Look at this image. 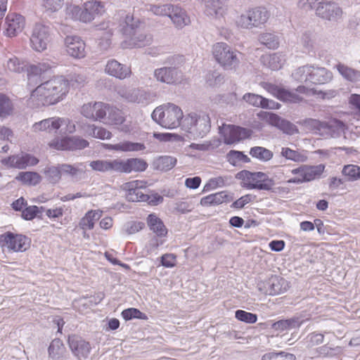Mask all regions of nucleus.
Returning a JSON list of instances; mask_svg holds the SVG:
<instances>
[{"instance_id": "c756f323", "label": "nucleus", "mask_w": 360, "mask_h": 360, "mask_svg": "<svg viewBox=\"0 0 360 360\" xmlns=\"http://www.w3.org/2000/svg\"><path fill=\"white\" fill-rule=\"evenodd\" d=\"M310 84H323L329 82L333 78V74L325 68L311 65Z\"/></svg>"}, {"instance_id": "2f4dec72", "label": "nucleus", "mask_w": 360, "mask_h": 360, "mask_svg": "<svg viewBox=\"0 0 360 360\" xmlns=\"http://www.w3.org/2000/svg\"><path fill=\"white\" fill-rule=\"evenodd\" d=\"M232 200L233 197L229 195L226 191H221L202 198L200 200V204L202 206L216 205L223 202H229Z\"/></svg>"}, {"instance_id": "dca6fc26", "label": "nucleus", "mask_w": 360, "mask_h": 360, "mask_svg": "<svg viewBox=\"0 0 360 360\" xmlns=\"http://www.w3.org/2000/svg\"><path fill=\"white\" fill-rule=\"evenodd\" d=\"M108 108V104L103 102L88 103L82 105L81 113L93 121H101L107 115Z\"/></svg>"}, {"instance_id": "e2e57ef3", "label": "nucleus", "mask_w": 360, "mask_h": 360, "mask_svg": "<svg viewBox=\"0 0 360 360\" xmlns=\"http://www.w3.org/2000/svg\"><path fill=\"white\" fill-rule=\"evenodd\" d=\"M25 65L17 57L14 56L8 59L6 68L11 72L20 73L24 70Z\"/></svg>"}, {"instance_id": "aec40b11", "label": "nucleus", "mask_w": 360, "mask_h": 360, "mask_svg": "<svg viewBox=\"0 0 360 360\" xmlns=\"http://www.w3.org/2000/svg\"><path fill=\"white\" fill-rule=\"evenodd\" d=\"M2 162L8 167L22 169L29 166L36 165L39 162V160L32 155L25 153L10 156L3 160Z\"/></svg>"}, {"instance_id": "4be33fe9", "label": "nucleus", "mask_w": 360, "mask_h": 360, "mask_svg": "<svg viewBox=\"0 0 360 360\" xmlns=\"http://www.w3.org/2000/svg\"><path fill=\"white\" fill-rule=\"evenodd\" d=\"M65 122V119L59 117H49L35 122L32 125V129L36 133L41 131H46L50 134L56 133Z\"/></svg>"}, {"instance_id": "9d476101", "label": "nucleus", "mask_w": 360, "mask_h": 360, "mask_svg": "<svg viewBox=\"0 0 360 360\" xmlns=\"http://www.w3.org/2000/svg\"><path fill=\"white\" fill-rule=\"evenodd\" d=\"M304 124L312 130H316V132L320 134L326 131L332 137L340 136L344 132L345 129V124L338 120H335L329 123L320 122L315 119H306L303 122Z\"/></svg>"}, {"instance_id": "f03ea898", "label": "nucleus", "mask_w": 360, "mask_h": 360, "mask_svg": "<svg viewBox=\"0 0 360 360\" xmlns=\"http://www.w3.org/2000/svg\"><path fill=\"white\" fill-rule=\"evenodd\" d=\"M183 127L193 139L203 138L211 129V119L205 112H192L184 119Z\"/></svg>"}, {"instance_id": "4c0bfd02", "label": "nucleus", "mask_w": 360, "mask_h": 360, "mask_svg": "<svg viewBox=\"0 0 360 360\" xmlns=\"http://www.w3.org/2000/svg\"><path fill=\"white\" fill-rule=\"evenodd\" d=\"M301 323L297 318L282 319L271 324V328L276 330L283 331L300 327Z\"/></svg>"}, {"instance_id": "423d86ee", "label": "nucleus", "mask_w": 360, "mask_h": 360, "mask_svg": "<svg viewBox=\"0 0 360 360\" xmlns=\"http://www.w3.org/2000/svg\"><path fill=\"white\" fill-rule=\"evenodd\" d=\"M179 57L172 56L167 58L165 63L169 66L157 68L154 70L153 76L158 82L167 84H177L183 80V72L176 66V60Z\"/></svg>"}, {"instance_id": "72a5a7b5", "label": "nucleus", "mask_w": 360, "mask_h": 360, "mask_svg": "<svg viewBox=\"0 0 360 360\" xmlns=\"http://www.w3.org/2000/svg\"><path fill=\"white\" fill-rule=\"evenodd\" d=\"M169 18L178 28H182L190 23V18L186 11L176 5H174V9L171 11Z\"/></svg>"}, {"instance_id": "20e7f679", "label": "nucleus", "mask_w": 360, "mask_h": 360, "mask_svg": "<svg viewBox=\"0 0 360 360\" xmlns=\"http://www.w3.org/2000/svg\"><path fill=\"white\" fill-rule=\"evenodd\" d=\"M212 54L217 62L226 70H236L243 58L240 52L224 42L213 45Z\"/></svg>"}, {"instance_id": "e433bc0d", "label": "nucleus", "mask_w": 360, "mask_h": 360, "mask_svg": "<svg viewBox=\"0 0 360 360\" xmlns=\"http://www.w3.org/2000/svg\"><path fill=\"white\" fill-rule=\"evenodd\" d=\"M15 179L23 184L29 186H36L41 180V176L35 172H21Z\"/></svg>"}, {"instance_id": "bf43d9fd", "label": "nucleus", "mask_w": 360, "mask_h": 360, "mask_svg": "<svg viewBox=\"0 0 360 360\" xmlns=\"http://www.w3.org/2000/svg\"><path fill=\"white\" fill-rule=\"evenodd\" d=\"M124 160H107V172L124 173Z\"/></svg>"}, {"instance_id": "c03bdc74", "label": "nucleus", "mask_w": 360, "mask_h": 360, "mask_svg": "<svg viewBox=\"0 0 360 360\" xmlns=\"http://www.w3.org/2000/svg\"><path fill=\"white\" fill-rule=\"evenodd\" d=\"M310 68L309 65L299 67L292 72V77L299 82L310 84Z\"/></svg>"}, {"instance_id": "f3484780", "label": "nucleus", "mask_w": 360, "mask_h": 360, "mask_svg": "<svg viewBox=\"0 0 360 360\" xmlns=\"http://www.w3.org/2000/svg\"><path fill=\"white\" fill-rule=\"evenodd\" d=\"M318 16L328 20H336L342 15L340 6L333 0H323L316 8Z\"/></svg>"}, {"instance_id": "f704fd0d", "label": "nucleus", "mask_w": 360, "mask_h": 360, "mask_svg": "<svg viewBox=\"0 0 360 360\" xmlns=\"http://www.w3.org/2000/svg\"><path fill=\"white\" fill-rule=\"evenodd\" d=\"M124 173L141 172L148 167V163L141 158H133L124 160Z\"/></svg>"}, {"instance_id": "69168bd1", "label": "nucleus", "mask_w": 360, "mask_h": 360, "mask_svg": "<svg viewBox=\"0 0 360 360\" xmlns=\"http://www.w3.org/2000/svg\"><path fill=\"white\" fill-rule=\"evenodd\" d=\"M63 344L59 339H54L50 344L49 352L53 357L58 356L63 353Z\"/></svg>"}, {"instance_id": "a211bd4d", "label": "nucleus", "mask_w": 360, "mask_h": 360, "mask_svg": "<svg viewBox=\"0 0 360 360\" xmlns=\"http://www.w3.org/2000/svg\"><path fill=\"white\" fill-rule=\"evenodd\" d=\"M264 119L269 124L277 127L287 134L292 135L298 133V129L294 124L283 119L276 113L266 112Z\"/></svg>"}, {"instance_id": "f8f14e48", "label": "nucleus", "mask_w": 360, "mask_h": 360, "mask_svg": "<svg viewBox=\"0 0 360 360\" xmlns=\"http://www.w3.org/2000/svg\"><path fill=\"white\" fill-rule=\"evenodd\" d=\"M259 290L269 295H276L285 292L290 288L289 283L278 276H272L268 280L258 284Z\"/></svg>"}, {"instance_id": "cd10ccee", "label": "nucleus", "mask_w": 360, "mask_h": 360, "mask_svg": "<svg viewBox=\"0 0 360 360\" xmlns=\"http://www.w3.org/2000/svg\"><path fill=\"white\" fill-rule=\"evenodd\" d=\"M205 4V13L210 17L219 18L225 13V0H200Z\"/></svg>"}, {"instance_id": "0e129e2a", "label": "nucleus", "mask_w": 360, "mask_h": 360, "mask_svg": "<svg viewBox=\"0 0 360 360\" xmlns=\"http://www.w3.org/2000/svg\"><path fill=\"white\" fill-rule=\"evenodd\" d=\"M91 132V134L97 139H109L111 137V132L103 127H95L91 125L89 127Z\"/></svg>"}, {"instance_id": "f257e3e1", "label": "nucleus", "mask_w": 360, "mask_h": 360, "mask_svg": "<svg viewBox=\"0 0 360 360\" xmlns=\"http://www.w3.org/2000/svg\"><path fill=\"white\" fill-rule=\"evenodd\" d=\"M68 91V81L63 76L38 85L31 93L29 104L34 108L57 103Z\"/></svg>"}, {"instance_id": "603ef678", "label": "nucleus", "mask_w": 360, "mask_h": 360, "mask_svg": "<svg viewBox=\"0 0 360 360\" xmlns=\"http://www.w3.org/2000/svg\"><path fill=\"white\" fill-rule=\"evenodd\" d=\"M174 9V5L167 4L164 5H150L148 10L153 14L160 16H168L171 11Z\"/></svg>"}, {"instance_id": "7ed1b4c3", "label": "nucleus", "mask_w": 360, "mask_h": 360, "mask_svg": "<svg viewBox=\"0 0 360 360\" xmlns=\"http://www.w3.org/2000/svg\"><path fill=\"white\" fill-rule=\"evenodd\" d=\"M152 119L167 129H174L180 125L184 115L181 109L173 104L167 103L156 108L151 115Z\"/></svg>"}, {"instance_id": "5fc2aeb1", "label": "nucleus", "mask_w": 360, "mask_h": 360, "mask_svg": "<svg viewBox=\"0 0 360 360\" xmlns=\"http://www.w3.org/2000/svg\"><path fill=\"white\" fill-rule=\"evenodd\" d=\"M336 68L340 74L349 81L353 82L356 80L359 76L357 71L343 64L339 63L336 65Z\"/></svg>"}, {"instance_id": "412c9836", "label": "nucleus", "mask_w": 360, "mask_h": 360, "mask_svg": "<svg viewBox=\"0 0 360 360\" xmlns=\"http://www.w3.org/2000/svg\"><path fill=\"white\" fill-rule=\"evenodd\" d=\"M251 136L248 129L234 125H229L224 134V142L227 145L237 143Z\"/></svg>"}, {"instance_id": "6e6552de", "label": "nucleus", "mask_w": 360, "mask_h": 360, "mask_svg": "<svg viewBox=\"0 0 360 360\" xmlns=\"http://www.w3.org/2000/svg\"><path fill=\"white\" fill-rule=\"evenodd\" d=\"M237 176L245 181V187L248 189L270 191L274 186V181L262 172H251L243 170Z\"/></svg>"}, {"instance_id": "6e6d98bb", "label": "nucleus", "mask_w": 360, "mask_h": 360, "mask_svg": "<svg viewBox=\"0 0 360 360\" xmlns=\"http://www.w3.org/2000/svg\"><path fill=\"white\" fill-rule=\"evenodd\" d=\"M122 316L126 321L131 320L133 319H139L141 320H146L148 319L146 314L136 308H128L123 310L122 311Z\"/></svg>"}, {"instance_id": "8fccbe9b", "label": "nucleus", "mask_w": 360, "mask_h": 360, "mask_svg": "<svg viewBox=\"0 0 360 360\" xmlns=\"http://www.w3.org/2000/svg\"><path fill=\"white\" fill-rule=\"evenodd\" d=\"M295 356L285 352H270L265 353L262 360H295Z\"/></svg>"}, {"instance_id": "7c9ffc66", "label": "nucleus", "mask_w": 360, "mask_h": 360, "mask_svg": "<svg viewBox=\"0 0 360 360\" xmlns=\"http://www.w3.org/2000/svg\"><path fill=\"white\" fill-rule=\"evenodd\" d=\"M106 148L119 152H138L146 149L144 143L124 141L115 144H107Z\"/></svg>"}, {"instance_id": "79ce46f5", "label": "nucleus", "mask_w": 360, "mask_h": 360, "mask_svg": "<svg viewBox=\"0 0 360 360\" xmlns=\"http://www.w3.org/2000/svg\"><path fill=\"white\" fill-rule=\"evenodd\" d=\"M13 104L8 96L0 93V118H4L13 113Z\"/></svg>"}, {"instance_id": "58836bf2", "label": "nucleus", "mask_w": 360, "mask_h": 360, "mask_svg": "<svg viewBox=\"0 0 360 360\" xmlns=\"http://www.w3.org/2000/svg\"><path fill=\"white\" fill-rule=\"evenodd\" d=\"M250 155L260 161L267 162L273 158L274 153L266 148L255 146L251 148Z\"/></svg>"}, {"instance_id": "ea45409f", "label": "nucleus", "mask_w": 360, "mask_h": 360, "mask_svg": "<svg viewBox=\"0 0 360 360\" xmlns=\"http://www.w3.org/2000/svg\"><path fill=\"white\" fill-rule=\"evenodd\" d=\"M342 174L347 181H356L360 179V167L356 165H345L342 170Z\"/></svg>"}, {"instance_id": "b1692460", "label": "nucleus", "mask_w": 360, "mask_h": 360, "mask_svg": "<svg viewBox=\"0 0 360 360\" xmlns=\"http://www.w3.org/2000/svg\"><path fill=\"white\" fill-rule=\"evenodd\" d=\"M67 52L75 58H82L85 56V44L78 37L68 36L65 38Z\"/></svg>"}, {"instance_id": "ddd939ff", "label": "nucleus", "mask_w": 360, "mask_h": 360, "mask_svg": "<svg viewBox=\"0 0 360 360\" xmlns=\"http://www.w3.org/2000/svg\"><path fill=\"white\" fill-rule=\"evenodd\" d=\"M264 89L273 96L284 103H300L304 100L303 97L297 94L295 91H290L274 84L266 83Z\"/></svg>"}, {"instance_id": "a878e982", "label": "nucleus", "mask_w": 360, "mask_h": 360, "mask_svg": "<svg viewBox=\"0 0 360 360\" xmlns=\"http://www.w3.org/2000/svg\"><path fill=\"white\" fill-rule=\"evenodd\" d=\"M325 166L323 165H318L314 166L302 165V169L300 170L304 174V178L302 179H289V184H302L304 182L311 181L317 177H319L323 172Z\"/></svg>"}, {"instance_id": "5701e85b", "label": "nucleus", "mask_w": 360, "mask_h": 360, "mask_svg": "<svg viewBox=\"0 0 360 360\" xmlns=\"http://www.w3.org/2000/svg\"><path fill=\"white\" fill-rule=\"evenodd\" d=\"M6 34L8 37H14L20 32L25 25L24 17L18 13H8L5 20Z\"/></svg>"}, {"instance_id": "338daca9", "label": "nucleus", "mask_w": 360, "mask_h": 360, "mask_svg": "<svg viewBox=\"0 0 360 360\" xmlns=\"http://www.w3.org/2000/svg\"><path fill=\"white\" fill-rule=\"evenodd\" d=\"M225 185V179L222 176H218L211 179L209 182L204 186L203 191H208L217 187H222Z\"/></svg>"}, {"instance_id": "1a4fd4ad", "label": "nucleus", "mask_w": 360, "mask_h": 360, "mask_svg": "<svg viewBox=\"0 0 360 360\" xmlns=\"http://www.w3.org/2000/svg\"><path fill=\"white\" fill-rule=\"evenodd\" d=\"M269 13L264 7H255L240 15L236 22L244 29L259 27L266 22Z\"/></svg>"}, {"instance_id": "6ab92c4d", "label": "nucleus", "mask_w": 360, "mask_h": 360, "mask_svg": "<svg viewBox=\"0 0 360 360\" xmlns=\"http://www.w3.org/2000/svg\"><path fill=\"white\" fill-rule=\"evenodd\" d=\"M117 94L127 101L138 104H146L150 98L149 94L142 89L120 88Z\"/></svg>"}, {"instance_id": "052dcab7", "label": "nucleus", "mask_w": 360, "mask_h": 360, "mask_svg": "<svg viewBox=\"0 0 360 360\" xmlns=\"http://www.w3.org/2000/svg\"><path fill=\"white\" fill-rule=\"evenodd\" d=\"M269 68L273 70H277L281 68L285 60L283 56L278 53L269 55L266 57Z\"/></svg>"}, {"instance_id": "09e8293b", "label": "nucleus", "mask_w": 360, "mask_h": 360, "mask_svg": "<svg viewBox=\"0 0 360 360\" xmlns=\"http://www.w3.org/2000/svg\"><path fill=\"white\" fill-rule=\"evenodd\" d=\"M259 41L268 49H275L278 46L279 42L277 36L272 33H263L259 35Z\"/></svg>"}, {"instance_id": "a18cd8bd", "label": "nucleus", "mask_w": 360, "mask_h": 360, "mask_svg": "<svg viewBox=\"0 0 360 360\" xmlns=\"http://www.w3.org/2000/svg\"><path fill=\"white\" fill-rule=\"evenodd\" d=\"M44 173L47 181L53 184L58 183L61 178V169L60 165L47 166L44 169Z\"/></svg>"}, {"instance_id": "49530a36", "label": "nucleus", "mask_w": 360, "mask_h": 360, "mask_svg": "<svg viewBox=\"0 0 360 360\" xmlns=\"http://www.w3.org/2000/svg\"><path fill=\"white\" fill-rule=\"evenodd\" d=\"M299 42L302 46L303 52L310 53L314 51V37L311 32H303Z\"/></svg>"}, {"instance_id": "864d4df0", "label": "nucleus", "mask_w": 360, "mask_h": 360, "mask_svg": "<svg viewBox=\"0 0 360 360\" xmlns=\"http://www.w3.org/2000/svg\"><path fill=\"white\" fill-rule=\"evenodd\" d=\"M281 154L287 160L294 162H304L306 160V157L304 155L289 148H282Z\"/></svg>"}, {"instance_id": "c9c22d12", "label": "nucleus", "mask_w": 360, "mask_h": 360, "mask_svg": "<svg viewBox=\"0 0 360 360\" xmlns=\"http://www.w3.org/2000/svg\"><path fill=\"white\" fill-rule=\"evenodd\" d=\"M89 143L86 140L76 136L65 138L61 141L63 150H80L87 147Z\"/></svg>"}, {"instance_id": "774afa93", "label": "nucleus", "mask_w": 360, "mask_h": 360, "mask_svg": "<svg viewBox=\"0 0 360 360\" xmlns=\"http://www.w3.org/2000/svg\"><path fill=\"white\" fill-rule=\"evenodd\" d=\"M323 335L321 333H312L307 336L306 341L309 347L320 345L323 341Z\"/></svg>"}, {"instance_id": "3c124183", "label": "nucleus", "mask_w": 360, "mask_h": 360, "mask_svg": "<svg viewBox=\"0 0 360 360\" xmlns=\"http://www.w3.org/2000/svg\"><path fill=\"white\" fill-rule=\"evenodd\" d=\"M229 162L236 166L240 162H249L250 159L241 151L231 150L227 154Z\"/></svg>"}, {"instance_id": "13d9d810", "label": "nucleus", "mask_w": 360, "mask_h": 360, "mask_svg": "<svg viewBox=\"0 0 360 360\" xmlns=\"http://www.w3.org/2000/svg\"><path fill=\"white\" fill-rule=\"evenodd\" d=\"M235 316L238 321L246 323H255L257 321V315L256 314L248 312L241 309L236 311Z\"/></svg>"}, {"instance_id": "2eb2a0df", "label": "nucleus", "mask_w": 360, "mask_h": 360, "mask_svg": "<svg viewBox=\"0 0 360 360\" xmlns=\"http://www.w3.org/2000/svg\"><path fill=\"white\" fill-rule=\"evenodd\" d=\"M69 347L77 360H87L90 354L91 347L89 342L77 335L68 337Z\"/></svg>"}, {"instance_id": "680f3d73", "label": "nucleus", "mask_w": 360, "mask_h": 360, "mask_svg": "<svg viewBox=\"0 0 360 360\" xmlns=\"http://www.w3.org/2000/svg\"><path fill=\"white\" fill-rule=\"evenodd\" d=\"M44 210V207H38L36 205L29 206L22 211L21 215L25 220H32L37 217L38 213H41Z\"/></svg>"}, {"instance_id": "4468645a", "label": "nucleus", "mask_w": 360, "mask_h": 360, "mask_svg": "<svg viewBox=\"0 0 360 360\" xmlns=\"http://www.w3.org/2000/svg\"><path fill=\"white\" fill-rule=\"evenodd\" d=\"M1 241L8 249L14 252H24L30 245V239L22 235L8 231L0 236Z\"/></svg>"}, {"instance_id": "9b49d317", "label": "nucleus", "mask_w": 360, "mask_h": 360, "mask_svg": "<svg viewBox=\"0 0 360 360\" xmlns=\"http://www.w3.org/2000/svg\"><path fill=\"white\" fill-rule=\"evenodd\" d=\"M51 41V28L41 23H37L32 32L30 44L36 51H43L46 49Z\"/></svg>"}, {"instance_id": "0eeeda50", "label": "nucleus", "mask_w": 360, "mask_h": 360, "mask_svg": "<svg viewBox=\"0 0 360 360\" xmlns=\"http://www.w3.org/2000/svg\"><path fill=\"white\" fill-rule=\"evenodd\" d=\"M104 12V6L100 1H91L84 3L83 8L71 6L68 8V14L72 18L83 22L93 20L96 15Z\"/></svg>"}, {"instance_id": "4d7b16f0", "label": "nucleus", "mask_w": 360, "mask_h": 360, "mask_svg": "<svg viewBox=\"0 0 360 360\" xmlns=\"http://www.w3.org/2000/svg\"><path fill=\"white\" fill-rule=\"evenodd\" d=\"M243 100L248 103L249 104L255 106V107H260L263 108L264 105V101H266V98H264L262 96L258 94L248 93L245 94L243 97Z\"/></svg>"}, {"instance_id": "c85d7f7f", "label": "nucleus", "mask_w": 360, "mask_h": 360, "mask_svg": "<svg viewBox=\"0 0 360 360\" xmlns=\"http://www.w3.org/2000/svg\"><path fill=\"white\" fill-rule=\"evenodd\" d=\"M153 37L150 34L139 33L138 30L130 37L129 41L123 43L124 48H141L151 44Z\"/></svg>"}, {"instance_id": "bb28decb", "label": "nucleus", "mask_w": 360, "mask_h": 360, "mask_svg": "<svg viewBox=\"0 0 360 360\" xmlns=\"http://www.w3.org/2000/svg\"><path fill=\"white\" fill-rule=\"evenodd\" d=\"M139 20H135L132 15L125 13L121 14L119 30L124 35L130 37L139 30Z\"/></svg>"}, {"instance_id": "a19ab883", "label": "nucleus", "mask_w": 360, "mask_h": 360, "mask_svg": "<svg viewBox=\"0 0 360 360\" xmlns=\"http://www.w3.org/2000/svg\"><path fill=\"white\" fill-rule=\"evenodd\" d=\"M176 158L172 156H160L155 161L157 169L167 172L172 169L176 164Z\"/></svg>"}, {"instance_id": "39448f33", "label": "nucleus", "mask_w": 360, "mask_h": 360, "mask_svg": "<svg viewBox=\"0 0 360 360\" xmlns=\"http://www.w3.org/2000/svg\"><path fill=\"white\" fill-rule=\"evenodd\" d=\"M146 184L144 181L138 180L124 184L122 188L127 192V200L130 202H146L153 206L162 202L163 197L158 193L148 194L142 191L143 188H146Z\"/></svg>"}, {"instance_id": "393cba45", "label": "nucleus", "mask_w": 360, "mask_h": 360, "mask_svg": "<svg viewBox=\"0 0 360 360\" xmlns=\"http://www.w3.org/2000/svg\"><path fill=\"white\" fill-rule=\"evenodd\" d=\"M105 70L109 75L120 79H124L129 77L131 72L129 67L119 63L115 59L108 61Z\"/></svg>"}, {"instance_id": "de8ad7c7", "label": "nucleus", "mask_w": 360, "mask_h": 360, "mask_svg": "<svg viewBox=\"0 0 360 360\" xmlns=\"http://www.w3.org/2000/svg\"><path fill=\"white\" fill-rule=\"evenodd\" d=\"M108 119L110 122L114 124H121L124 121L122 112L116 107L111 106L108 104Z\"/></svg>"}, {"instance_id": "37998d69", "label": "nucleus", "mask_w": 360, "mask_h": 360, "mask_svg": "<svg viewBox=\"0 0 360 360\" xmlns=\"http://www.w3.org/2000/svg\"><path fill=\"white\" fill-rule=\"evenodd\" d=\"M101 217V213L98 211H89L84 217H83L79 226L82 229H92L94 226V221L98 220Z\"/></svg>"}, {"instance_id": "473e14b6", "label": "nucleus", "mask_w": 360, "mask_h": 360, "mask_svg": "<svg viewBox=\"0 0 360 360\" xmlns=\"http://www.w3.org/2000/svg\"><path fill=\"white\" fill-rule=\"evenodd\" d=\"M147 224L150 229L158 237H165L167 229L161 219L155 214H150L147 217Z\"/></svg>"}]
</instances>
